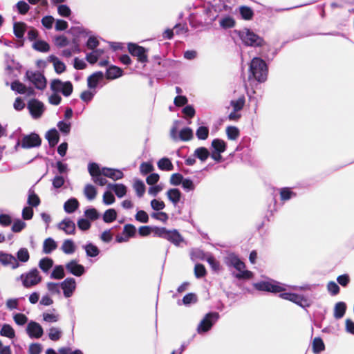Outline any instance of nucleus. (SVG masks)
<instances>
[{
    "instance_id": "obj_1",
    "label": "nucleus",
    "mask_w": 354,
    "mask_h": 354,
    "mask_svg": "<svg viewBox=\"0 0 354 354\" xmlns=\"http://www.w3.org/2000/svg\"><path fill=\"white\" fill-rule=\"evenodd\" d=\"M254 287L259 290L272 292H281L280 297L284 299L291 301L297 304L303 306L306 301L299 295L286 292L288 286L277 281H261L254 283Z\"/></svg>"
},
{
    "instance_id": "obj_2",
    "label": "nucleus",
    "mask_w": 354,
    "mask_h": 354,
    "mask_svg": "<svg viewBox=\"0 0 354 354\" xmlns=\"http://www.w3.org/2000/svg\"><path fill=\"white\" fill-rule=\"evenodd\" d=\"M225 263L228 266L234 267L239 271L235 277L238 279H250L252 277V272L245 270V263L234 254L230 253L225 258Z\"/></svg>"
},
{
    "instance_id": "obj_3",
    "label": "nucleus",
    "mask_w": 354,
    "mask_h": 354,
    "mask_svg": "<svg viewBox=\"0 0 354 354\" xmlns=\"http://www.w3.org/2000/svg\"><path fill=\"white\" fill-rule=\"evenodd\" d=\"M250 70L253 77L259 82H265L267 79L268 68L265 62L259 57L252 59Z\"/></svg>"
},
{
    "instance_id": "obj_4",
    "label": "nucleus",
    "mask_w": 354,
    "mask_h": 354,
    "mask_svg": "<svg viewBox=\"0 0 354 354\" xmlns=\"http://www.w3.org/2000/svg\"><path fill=\"white\" fill-rule=\"evenodd\" d=\"M243 43L249 46H261L263 44V39L250 29L245 28L237 32Z\"/></svg>"
},
{
    "instance_id": "obj_5",
    "label": "nucleus",
    "mask_w": 354,
    "mask_h": 354,
    "mask_svg": "<svg viewBox=\"0 0 354 354\" xmlns=\"http://www.w3.org/2000/svg\"><path fill=\"white\" fill-rule=\"evenodd\" d=\"M19 279L21 280L25 288H29L39 284L41 281L42 277L37 268H32L21 274Z\"/></svg>"
},
{
    "instance_id": "obj_6",
    "label": "nucleus",
    "mask_w": 354,
    "mask_h": 354,
    "mask_svg": "<svg viewBox=\"0 0 354 354\" xmlns=\"http://www.w3.org/2000/svg\"><path fill=\"white\" fill-rule=\"evenodd\" d=\"M180 122L174 121L173 126L170 130V136L174 141L182 140L188 141L193 138L194 134L192 129L185 127L181 129L178 135V129Z\"/></svg>"
},
{
    "instance_id": "obj_7",
    "label": "nucleus",
    "mask_w": 354,
    "mask_h": 354,
    "mask_svg": "<svg viewBox=\"0 0 354 354\" xmlns=\"http://www.w3.org/2000/svg\"><path fill=\"white\" fill-rule=\"evenodd\" d=\"M50 87L53 92H61L66 97L69 96L73 90V86L71 82H62L59 79L53 80L50 82Z\"/></svg>"
},
{
    "instance_id": "obj_8",
    "label": "nucleus",
    "mask_w": 354,
    "mask_h": 354,
    "mask_svg": "<svg viewBox=\"0 0 354 354\" xmlns=\"http://www.w3.org/2000/svg\"><path fill=\"white\" fill-rule=\"evenodd\" d=\"M26 77L35 85L36 88L44 90L46 87V79L40 72L28 71L26 73Z\"/></svg>"
},
{
    "instance_id": "obj_9",
    "label": "nucleus",
    "mask_w": 354,
    "mask_h": 354,
    "mask_svg": "<svg viewBox=\"0 0 354 354\" xmlns=\"http://www.w3.org/2000/svg\"><path fill=\"white\" fill-rule=\"evenodd\" d=\"M88 170L92 176L93 181L100 186L106 185L107 180L103 178L102 169L96 163H90L88 166Z\"/></svg>"
},
{
    "instance_id": "obj_10",
    "label": "nucleus",
    "mask_w": 354,
    "mask_h": 354,
    "mask_svg": "<svg viewBox=\"0 0 354 354\" xmlns=\"http://www.w3.org/2000/svg\"><path fill=\"white\" fill-rule=\"evenodd\" d=\"M218 317V315L216 313L207 314L198 325V330H201L203 332L209 330L212 326L216 322Z\"/></svg>"
},
{
    "instance_id": "obj_11",
    "label": "nucleus",
    "mask_w": 354,
    "mask_h": 354,
    "mask_svg": "<svg viewBox=\"0 0 354 354\" xmlns=\"http://www.w3.org/2000/svg\"><path fill=\"white\" fill-rule=\"evenodd\" d=\"M128 50L133 56L138 57L139 62L142 63L147 62V50L143 47L135 44H129Z\"/></svg>"
},
{
    "instance_id": "obj_12",
    "label": "nucleus",
    "mask_w": 354,
    "mask_h": 354,
    "mask_svg": "<svg viewBox=\"0 0 354 354\" xmlns=\"http://www.w3.org/2000/svg\"><path fill=\"white\" fill-rule=\"evenodd\" d=\"M28 108L31 115L35 119L40 118L44 111V104L35 99L29 101Z\"/></svg>"
},
{
    "instance_id": "obj_13",
    "label": "nucleus",
    "mask_w": 354,
    "mask_h": 354,
    "mask_svg": "<svg viewBox=\"0 0 354 354\" xmlns=\"http://www.w3.org/2000/svg\"><path fill=\"white\" fill-rule=\"evenodd\" d=\"M0 263L15 270L20 266L15 257L10 254L0 252Z\"/></svg>"
},
{
    "instance_id": "obj_14",
    "label": "nucleus",
    "mask_w": 354,
    "mask_h": 354,
    "mask_svg": "<svg viewBox=\"0 0 354 354\" xmlns=\"http://www.w3.org/2000/svg\"><path fill=\"white\" fill-rule=\"evenodd\" d=\"M21 145L24 148L38 147L41 145V139L37 134L31 133L23 138Z\"/></svg>"
},
{
    "instance_id": "obj_15",
    "label": "nucleus",
    "mask_w": 354,
    "mask_h": 354,
    "mask_svg": "<svg viewBox=\"0 0 354 354\" xmlns=\"http://www.w3.org/2000/svg\"><path fill=\"white\" fill-rule=\"evenodd\" d=\"M60 286L63 290L64 295L66 297H70L75 290L76 282L73 278H66L61 283Z\"/></svg>"
},
{
    "instance_id": "obj_16",
    "label": "nucleus",
    "mask_w": 354,
    "mask_h": 354,
    "mask_svg": "<svg viewBox=\"0 0 354 354\" xmlns=\"http://www.w3.org/2000/svg\"><path fill=\"white\" fill-rule=\"evenodd\" d=\"M67 270L75 276L80 277L84 273V268L83 266L77 263L75 260L71 261L66 265Z\"/></svg>"
},
{
    "instance_id": "obj_17",
    "label": "nucleus",
    "mask_w": 354,
    "mask_h": 354,
    "mask_svg": "<svg viewBox=\"0 0 354 354\" xmlns=\"http://www.w3.org/2000/svg\"><path fill=\"white\" fill-rule=\"evenodd\" d=\"M102 169V174L104 176L111 178L113 180L122 179L124 174L122 171L108 167L101 168Z\"/></svg>"
},
{
    "instance_id": "obj_18",
    "label": "nucleus",
    "mask_w": 354,
    "mask_h": 354,
    "mask_svg": "<svg viewBox=\"0 0 354 354\" xmlns=\"http://www.w3.org/2000/svg\"><path fill=\"white\" fill-rule=\"evenodd\" d=\"M58 228L66 234H73L75 231V225L71 220L64 219L58 224Z\"/></svg>"
},
{
    "instance_id": "obj_19",
    "label": "nucleus",
    "mask_w": 354,
    "mask_h": 354,
    "mask_svg": "<svg viewBox=\"0 0 354 354\" xmlns=\"http://www.w3.org/2000/svg\"><path fill=\"white\" fill-rule=\"evenodd\" d=\"M11 88L21 94H27L28 95H31L34 93L32 88H27L24 84L18 81H15L12 83Z\"/></svg>"
},
{
    "instance_id": "obj_20",
    "label": "nucleus",
    "mask_w": 354,
    "mask_h": 354,
    "mask_svg": "<svg viewBox=\"0 0 354 354\" xmlns=\"http://www.w3.org/2000/svg\"><path fill=\"white\" fill-rule=\"evenodd\" d=\"M166 239L177 246L180 245V244L184 241V239L182 237V236L176 230H169L167 234Z\"/></svg>"
},
{
    "instance_id": "obj_21",
    "label": "nucleus",
    "mask_w": 354,
    "mask_h": 354,
    "mask_svg": "<svg viewBox=\"0 0 354 354\" xmlns=\"http://www.w3.org/2000/svg\"><path fill=\"white\" fill-rule=\"evenodd\" d=\"M108 187L113 190L118 198H122L124 196L127 192V187L124 185L120 183H109L108 184Z\"/></svg>"
},
{
    "instance_id": "obj_22",
    "label": "nucleus",
    "mask_w": 354,
    "mask_h": 354,
    "mask_svg": "<svg viewBox=\"0 0 354 354\" xmlns=\"http://www.w3.org/2000/svg\"><path fill=\"white\" fill-rule=\"evenodd\" d=\"M104 74L102 72H96L92 74L88 78V86L90 88H95L97 84L103 80Z\"/></svg>"
},
{
    "instance_id": "obj_23",
    "label": "nucleus",
    "mask_w": 354,
    "mask_h": 354,
    "mask_svg": "<svg viewBox=\"0 0 354 354\" xmlns=\"http://www.w3.org/2000/svg\"><path fill=\"white\" fill-rule=\"evenodd\" d=\"M167 196L169 200L174 205H176V204H178L180 202L181 196H182V194L179 189L173 188V189H169L167 192Z\"/></svg>"
},
{
    "instance_id": "obj_24",
    "label": "nucleus",
    "mask_w": 354,
    "mask_h": 354,
    "mask_svg": "<svg viewBox=\"0 0 354 354\" xmlns=\"http://www.w3.org/2000/svg\"><path fill=\"white\" fill-rule=\"evenodd\" d=\"M49 61L53 63L55 71L57 73L60 74L65 71L66 65L64 62L60 61L57 57L50 55L49 57Z\"/></svg>"
},
{
    "instance_id": "obj_25",
    "label": "nucleus",
    "mask_w": 354,
    "mask_h": 354,
    "mask_svg": "<svg viewBox=\"0 0 354 354\" xmlns=\"http://www.w3.org/2000/svg\"><path fill=\"white\" fill-rule=\"evenodd\" d=\"M312 349L315 354H319L325 350V344L321 337H315L312 342Z\"/></svg>"
},
{
    "instance_id": "obj_26",
    "label": "nucleus",
    "mask_w": 354,
    "mask_h": 354,
    "mask_svg": "<svg viewBox=\"0 0 354 354\" xmlns=\"http://www.w3.org/2000/svg\"><path fill=\"white\" fill-rule=\"evenodd\" d=\"M79 207V202L75 198H72L65 202L64 209L66 212L71 214L74 212Z\"/></svg>"
},
{
    "instance_id": "obj_27",
    "label": "nucleus",
    "mask_w": 354,
    "mask_h": 354,
    "mask_svg": "<svg viewBox=\"0 0 354 354\" xmlns=\"http://www.w3.org/2000/svg\"><path fill=\"white\" fill-rule=\"evenodd\" d=\"M39 268L45 273L48 272L53 266V261L48 257H44L39 261Z\"/></svg>"
},
{
    "instance_id": "obj_28",
    "label": "nucleus",
    "mask_w": 354,
    "mask_h": 354,
    "mask_svg": "<svg viewBox=\"0 0 354 354\" xmlns=\"http://www.w3.org/2000/svg\"><path fill=\"white\" fill-rule=\"evenodd\" d=\"M46 138L48 140L50 146H55L59 141V133L55 129L49 130L46 134Z\"/></svg>"
},
{
    "instance_id": "obj_29",
    "label": "nucleus",
    "mask_w": 354,
    "mask_h": 354,
    "mask_svg": "<svg viewBox=\"0 0 354 354\" xmlns=\"http://www.w3.org/2000/svg\"><path fill=\"white\" fill-rule=\"evenodd\" d=\"M56 242L51 238L46 239L43 243V252L45 254H50L57 248Z\"/></svg>"
},
{
    "instance_id": "obj_30",
    "label": "nucleus",
    "mask_w": 354,
    "mask_h": 354,
    "mask_svg": "<svg viewBox=\"0 0 354 354\" xmlns=\"http://www.w3.org/2000/svg\"><path fill=\"white\" fill-rule=\"evenodd\" d=\"M84 194L88 200L92 201L97 196V189L91 184L86 185L84 189Z\"/></svg>"
},
{
    "instance_id": "obj_31",
    "label": "nucleus",
    "mask_w": 354,
    "mask_h": 354,
    "mask_svg": "<svg viewBox=\"0 0 354 354\" xmlns=\"http://www.w3.org/2000/svg\"><path fill=\"white\" fill-rule=\"evenodd\" d=\"M158 167L163 171H171L174 169V165L171 160L167 158L160 159L157 163Z\"/></svg>"
},
{
    "instance_id": "obj_32",
    "label": "nucleus",
    "mask_w": 354,
    "mask_h": 354,
    "mask_svg": "<svg viewBox=\"0 0 354 354\" xmlns=\"http://www.w3.org/2000/svg\"><path fill=\"white\" fill-rule=\"evenodd\" d=\"M62 251L67 254H73L75 251L74 242L71 239L65 240L62 245Z\"/></svg>"
},
{
    "instance_id": "obj_33",
    "label": "nucleus",
    "mask_w": 354,
    "mask_h": 354,
    "mask_svg": "<svg viewBox=\"0 0 354 354\" xmlns=\"http://www.w3.org/2000/svg\"><path fill=\"white\" fill-rule=\"evenodd\" d=\"M27 203L30 207H37L40 203L39 196L32 189L28 191Z\"/></svg>"
},
{
    "instance_id": "obj_34",
    "label": "nucleus",
    "mask_w": 354,
    "mask_h": 354,
    "mask_svg": "<svg viewBox=\"0 0 354 354\" xmlns=\"http://www.w3.org/2000/svg\"><path fill=\"white\" fill-rule=\"evenodd\" d=\"M346 306L344 302H338L335 304L334 308V316L337 319L342 318L346 311Z\"/></svg>"
},
{
    "instance_id": "obj_35",
    "label": "nucleus",
    "mask_w": 354,
    "mask_h": 354,
    "mask_svg": "<svg viewBox=\"0 0 354 354\" xmlns=\"http://www.w3.org/2000/svg\"><path fill=\"white\" fill-rule=\"evenodd\" d=\"M122 74V70L116 66L109 67L106 71V77L108 79H115L120 77Z\"/></svg>"
},
{
    "instance_id": "obj_36",
    "label": "nucleus",
    "mask_w": 354,
    "mask_h": 354,
    "mask_svg": "<svg viewBox=\"0 0 354 354\" xmlns=\"http://www.w3.org/2000/svg\"><path fill=\"white\" fill-rule=\"evenodd\" d=\"M212 147L214 149V151L218 153H223L226 149V144L225 142L221 139H214L212 142Z\"/></svg>"
},
{
    "instance_id": "obj_37",
    "label": "nucleus",
    "mask_w": 354,
    "mask_h": 354,
    "mask_svg": "<svg viewBox=\"0 0 354 354\" xmlns=\"http://www.w3.org/2000/svg\"><path fill=\"white\" fill-rule=\"evenodd\" d=\"M26 30V25L22 22H17L14 24V33L18 38H22Z\"/></svg>"
},
{
    "instance_id": "obj_38",
    "label": "nucleus",
    "mask_w": 354,
    "mask_h": 354,
    "mask_svg": "<svg viewBox=\"0 0 354 354\" xmlns=\"http://www.w3.org/2000/svg\"><path fill=\"white\" fill-rule=\"evenodd\" d=\"M17 261L19 263H26L30 259L29 252L26 248H20L17 252Z\"/></svg>"
},
{
    "instance_id": "obj_39",
    "label": "nucleus",
    "mask_w": 354,
    "mask_h": 354,
    "mask_svg": "<svg viewBox=\"0 0 354 354\" xmlns=\"http://www.w3.org/2000/svg\"><path fill=\"white\" fill-rule=\"evenodd\" d=\"M194 156L202 162H204L209 157V152L205 147H198L194 151Z\"/></svg>"
},
{
    "instance_id": "obj_40",
    "label": "nucleus",
    "mask_w": 354,
    "mask_h": 354,
    "mask_svg": "<svg viewBox=\"0 0 354 354\" xmlns=\"http://www.w3.org/2000/svg\"><path fill=\"white\" fill-rule=\"evenodd\" d=\"M83 248H84L88 257H95L100 253V250L97 247L92 243L86 244Z\"/></svg>"
},
{
    "instance_id": "obj_41",
    "label": "nucleus",
    "mask_w": 354,
    "mask_h": 354,
    "mask_svg": "<svg viewBox=\"0 0 354 354\" xmlns=\"http://www.w3.org/2000/svg\"><path fill=\"white\" fill-rule=\"evenodd\" d=\"M133 189L138 197H142L145 192V185L140 180H136L133 183Z\"/></svg>"
},
{
    "instance_id": "obj_42",
    "label": "nucleus",
    "mask_w": 354,
    "mask_h": 354,
    "mask_svg": "<svg viewBox=\"0 0 354 354\" xmlns=\"http://www.w3.org/2000/svg\"><path fill=\"white\" fill-rule=\"evenodd\" d=\"M117 218V212L114 209H107L103 215V220L105 223H111Z\"/></svg>"
},
{
    "instance_id": "obj_43",
    "label": "nucleus",
    "mask_w": 354,
    "mask_h": 354,
    "mask_svg": "<svg viewBox=\"0 0 354 354\" xmlns=\"http://www.w3.org/2000/svg\"><path fill=\"white\" fill-rule=\"evenodd\" d=\"M64 270L62 266H57L54 268L50 277L56 279H61L64 277Z\"/></svg>"
},
{
    "instance_id": "obj_44",
    "label": "nucleus",
    "mask_w": 354,
    "mask_h": 354,
    "mask_svg": "<svg viewBox=\"0 0 354 354\" xmlns=\"http://www.w3.org/2000/svg\"><path fill=\"white\" fill-rule=\"evenodd\" d=\"M196 136L199 140H206L209 136V129L207 127H199L196 131Z\"/></svg>"
},
{
    "instance_id": "obj_45",
    "label": "nucleus",
    "mask_w": 354,
    "mask_h": 354,
    "mask_svg": "<svg viewBox=\"0 0 354 354\" xmlns=\"http://www.w3.org/2000/svg\"><path fill=\"white\" fill-rule=\"evenodd\" d=\"M32 46L35 50L41 52H47L50 49L49 45L46 41L41 40L36 41Z\"/></svg>"
},
{
    "instance_id": "obj_46",
    "label": "nucleus",
    "mask_w": 354,
    "mask_h": 354,
    "mask_svg": "<svg viewBox=\"0 0 354 354\" xmlns=\"http://www.w3.org/2000/svg\"><path fill=\"white\" fill-rule=\"evenodd\" d=\"M240 13H241L243 19H244L245 20H250L253 17L252 10L248 6H241L240 8Z\"/></svg>"
},
{
    "instance_id": "obj_47",
    "label": "nucleus",
    "mask_w": 354,
    "mask_h": 354,
    "mask_svg": "<svg viewBox=\"0 0 354 354\" xmlns=\"http://www.w3.org/2000/svg\"><path fill=\"white\" fill-rule=\"evenodd\" d=\"M235 21L231 17H225L221 19L220 26L223 28H230L234 27Z\"/></svg>"
},
{
    "instance_id": "obj_48",
    "label": "nucleus",
    "mask_w": 354,
    "mask_h": 354,
    "mask_svg": "<svg viewBox=\"0 0 354 354\" xmlns=\"http://www.w3.org/2000/svg\"><path fill=\"white\" fill-rule=\"evenodd\" d=\"M102 201L105 205H109L115 203V198L110 191H106L103 194Z\"/></svg>"
},
{
    "instance_id": "obj_49",
    "label": "nucleus",
    "mask_w": 354,
    "mask_h": 354,
    "mask_svg": "<svg viewBox=\"0 0 354 354\" xmlns=\"http://www.w3.org/2000/svg\"><path fill=\"white\" fill-rule=\"evenodd\" d=\"M226 133L230 140H236L239 135V131L235 127H228L226 129Z\"/></svg>"
},
{
    "instance_id": "obj_50",
    "label": "nucleus",
    "mask_w": 354,
    "mask_h": 354,
    "mask_svg": "<svg viewBox=\"0 0 354 354\" xmlns=\"http://www.w3.org/2000/svg\"><path fill=\"white\" fill-rule=\"evenodd\" d=\"M168 231L169 230H167L165 227H153L152 233H153L155 236L161 237L166 239Z\"/></svg>"
},
{
    "instance_id": "obj_51",
    "label": "nucleus",
    "mask_w": 354,
    "mask_h": 354,
    "mask_svg": "<svg viewBox=\"0 0 354 354\" xmlns=\"http://www.w3.org/2000/svg\"><path fill=\"white\" fill-rule=\"evenodd\" d=\"M184 178L183 175L178 173L173 174L169 179L170 184L172 185H179L182 184Z\"/></svg>"
},
{
    "instance_id": "obj_52",
    "label": "nucleus",
    "mask_w": 354,
    "mask_h": 354,
    "mask_svg": "<svg viewBox=\"0 0 354 354\" xmlns=\"http://www.w3.org/2000/svg\"><path fill=\"white\" fill-rule=\"evenodd\" d=\"M245 104L244 97H241L236 100L231 101V105L232 106L234 111H238L242 109Z\"/></svg>"
},
{
    "instance_id": "obj_53",
    "label": "nucleus",
    "mask_w": 354,
    "mask_h": 354,
    "mask_svg": "<svg viewBox=\"0 0 354 354\" xmlns=\"http://www.w3.org/2000/svg\"><path fill=\"white\" fill-rule=\"evenodd\" d=\"M44 320L46 322L53 323L59 319V315L55 313H45L43 314Z\"/></svg>"
},
{
    "instance_id": "obj_54",
    "label": "nucleus",
    "mask_w": 354,
    "mask_h": 354,
    "mask_svg": "<svg viewBox=\"0 0 354 354\" xmlns=\"http://www.w3.org/2000/svg\"><path fill=\"white\" fill-rule=\"evenodd\" d=\"M57 12L59 15L64 17H68L71 14L70 8L66 5H60L57 8Z\"/></svg>"
},
{
    "instance_id": "obj_55",
    "label": "nucleus",
    "mask_w": 354,
    "mask_h": 354,
    "mask_svg": "<svg viewBox=\"0 0 354 354\" xmlns=\"http://www.w3.org/2000/svg\"><path fill=\"white\" fill-rule=\"evenodd\" d=\"M135 218L140 223H147L149 221V216L147 212L143 210L138 211Z\"/></svg>"
},
{
    "instance_id": "obj_56",
    "label": "nucleus",
    "mask_w": 354,
    "mask_h": 354,
    "mask_svg": "<svg viewBox=\"0 0 354 354\" xmlns=\"http://www.w3.org/2000/svg\"><path fill=\"white\" fill-rule=\"evenodd\" d=\"M153 169V166L149 162H142L140 166V171L143 175L151 172Z\"/></svg>"
},
{
    "instance_id": "obj_57",
    "label": "nucleus",
    "mask_w": 354,
    "mask_h": 354,
    "mask_svg": "<svg viewBox=\"0 0 354 354\" xmlns=\"http://www.w3.org/2000/svg\"><path fill=\"white\" fill-rule=\"evenodd\" d=\"M197 301V297L194 293H189L184 296L183 299V303L185 305H189L191 304H194Z\"/></svg>"
},
{
    "instance_id": "obj_58",
    "label": "nucleus",
    "mask_w": 354,
    "mask_h": 354,
    "mask_svg": "<svg viewBox=\"0 0 354 354\" xmlns=\"http://www.w3.org/2000/svg\"><path fill=\"white\" fill-rule=\"evenodd\" d=\"M182 187L187 192L193 191L195 189L194 182L189 178H184L182 183Z\"/></svg>"
},
{
    "instance_id": "obj_59",
    "label": "nucleus",
    "mask_w": 354,
    "mask_h": 354,
    "mask_svg": "<svg viewBox=\"0 0 354 354\" xmlns=\"http://www.w3.org/2000/svg\"><path fill=\"white\" fill-rule=\"evenodd\" d=\"M85 216L91 220H96L99 218V214L95 208H90L85 211Z\"/></svg>"
},
{
    "instance_id": "obj_60",
    "label": "nucleus",
    "mask_w": 354,
    "mask_h": 354,
    "mask_svg": "<svg viewBox=\"0 0 354 354\" xmlns=\"http://www.w3.org/2000/svg\"><path fill=\"white\" fill-rule=\"evenodd\" d=\"M54 21L55 19L52 16H46L41 19L42 25L47 29H50L53 27Z\"/></svg>"
},
{
    "instance_id": "obj_61",
    "label": "nucleus",
    "mask_w": 354,
    "mask_h": 354,
    "mask_svg": "<svg viewBox=\"0 0 354 354\" xmlns=\"http://www.w3.org/2000/svg\"><path fill=\"white\" fill-rule=\"evenodd\" d=\"M151 206L153 209L156 211L162 210L165 208V203L162 201L153 199L151 201Z\"/></svg>"
},
{
    "instance_id": "obj_62",
    "label": "nucleus",
    "mask_w": 354,
    "mask_h": 354,
    "mask_svg": "<svg viewBox=\"0 0 354 354\" xmlns=\"http://www.w3.org/2000/svg\"><path fill=\"white\" fill-rule=\"evenodd\" d=\"M136 229L134 225L128 224L124 227V234L127 235L128 238L133 236L136 234Z\"/></svg>"
},
{
    "instance_id": "obj_63",
    "label": "nucleus",
    "mask_w": 354,
    "mask_h": 354,
    "mask_svg": "<svg viewBox=\"0 0 354 354\" xmlns=\"http://www.w3.org/2000/svg\"><path fill=\"white\" fill-rule=\"evenodd\" d=\"M194 273L197 278L205 276L206 274V270L204 266L202 264H196L194 268Z\"/></svg>"
},
{
    "instance_id": "obj_64",
    "label": "nucleus",
    "mask_w": 354,
    "mask_h": 354,
    "mask_svg": "<svg viewBox=\"0 0 354 354\" xmlns=\"http://www.w3.org/2000/svg\"><path fill=\"white\" fill-rule=\"evenodd\" d=\"M327 289L328 292L333 295H337L339 291V287L338 285L334 281H330L327 285Z\"/></svg>"
}]
</instances>
